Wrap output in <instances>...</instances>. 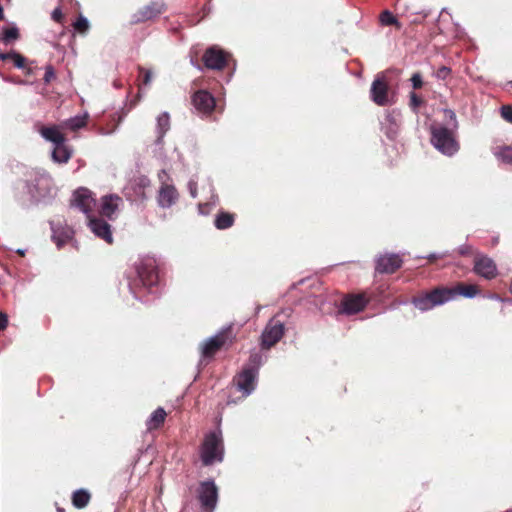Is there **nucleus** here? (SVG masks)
I'll return each mask as SVG.
<instances>
[{
  "mask_svg": "<svg viewBox=\"0 0 512 512\" xmlns=\"http://www.w3.org/2000/svg\"><path fill=\"white\" fill-rule=\"evenodd\" d=\"M15 200L23 207L50 205L57 195L51 175L44 169L27 171L24 178L13 185Z\"/></svg>",
  "mask_w": 512,
  "mask_h": 512,
  "instance_id": "nucleus-1",
  "label": "nucleus"
},
{
  "mask_svg": "<svg viewBox=\"0 0 512 512\" xmlns=\"http://www.w3.org/2000/svg\"><path fill=\"white\" fill-rule=\"evenodd\" d=\"M126 278L130 293L141 303H151L160 293L157 264L152 257L140 258Z\"/></svg>",
  "mask_w": 512,
  "mask_h": 512,
  "instance_id": "nucleus-2",
  "label": "nucleus"
},
{
  "mask_svg": "<svg viewBox=\"0 0 512 512\" xmlns=\"http://www.w3.org/2000/svg\"><path fill=\"white\" fill-rule=\"evenodd\" d=\"M478 292L475 285H460L456 288L437 287L430 292L414 297L412 304L421 312H426L454 300L457 296L472 299L477 296Z\"/></svg>",
  "mask_w": 512,
  "mask_h": 512,
  "instance_id": "nucleus-3",
  "label": "nucleus"
},
{
  "mask_svg": "<svg viewBox=\"0 0 512 512\" xmlns=\"http://www.w3.org/2000/svg\"><path fill=\"white\" fill-rule=\"evenodd\" d=\"M268 355L260 350L251 351L248 360L234 378L236 389L246 398L256 390L261 367L266 363Z\"/></svg>",
  "mask_w": 512,
  "mask_h": 512,
  "instance_id": "nucleus-4",
  "label": "nucleus"
},
{
  "mask_svg": "<svg viewBox=\"0 0 512 512\" xmlns=\"http://www.w3.org/2000/svg\"><path fill=\"white\" fill-rule=\"evenodd\" d=\"M225 446L220 425L204 435L200 447V459L204 466H212L224 460Z\"/></svg>",
  "mask_w": 512,
  "mask_h": 512,
  "instance_id": "nucleus-5",
  "label": "nucleus"
},
{
  "mask_svg": "<svg viewBox=\"0 0 512 512\" xmlns=\"http://www.w3.org/2000/svg\"><path fill=\"white\" fill-rule=\"evenodd\" d=\"M457 130L442 123H432L430 125V142L443 155L454 156L460 149L459 142L456 139Z\"/></svg>",
  "mask_w": 512,
  "mask_h": 512,
  "instance_id": "nucleus-6",
  "label": "nucleus"
},
{
  "mask_svg": "<svg viewBox=\"0 0 512 512\" xmlns=\"http://www.w3.org/2000/svg\"><path fill=\"white\" fill-rule=\"evenodd\" d=\"M197 498L201 508L205 512H214L219 499L218 487L213 479L200 482L197 490Z\"/></svg>",
  "mask_w": 512,
  "mask_h": 512,
  "instance_id": "nucleus-7",
  "label": "nucleus"
},
{
  "mask_svg": "<svg viewBox=\"0 0 512 512\" xmlns=\"http://www.w3.org/2000/svg\"><path fill=\"white\" fill-rule=\"evenodd\" d=\"M284 323L276 317L271 318L261 334V348L269 350L280 341L284 335Z\"/></svg>",
  "mask_w": 512,
  "mask_h": 512,
  "instance_id": "nucleus-8",
  "label": "nucleus"
},
{
  "mask_svg": "<svg viewBox=\"0 0 512 512\" xmlns=\"http://www.w3.org/2000/svg\"><path fill=\"white\" fill-rule=\"evenodd\" d=\"M95 199L92 192L85 188L79 187L73 192L70 205L73 208H77L87 217L91 216L93 207L95 206Z\"/></svg>",
  "mask_w": 512,
  "mask_h": 512,
  "instance_id": "nucleus-9",
  "label": "nucleus"
},
{
  "mask_svg": "<svg viewBox=\"0 0 512 512\" xmlns=\"http://www.w3.org/2000/svg\"><path fill=\"white\" fill-rule=\"evenodd\" d=\"M403 264V259L397 253L380 254L375 258V272L378 274H393Z\"/></svg>",
  "mask_w": 512,
  "mask_h": 512,
  "instance_id": "nucleus-10",
  "label": "nucleus"
},
{
  "mask_svg": "<svg viewBox=\"0 0 512 512\" xmlns=\"http://www.w3.org/2000/svg\"><path fill=\"white\" fill-rule=\"evenodd\" d=\"M370 98L378 106H387L393 103L389 94V87L382 75L376 76L370 88Z\"/></svg>",
  "mask_w": 512,
  "mask_h": 512,
  "instance_id": "nucleus-11",
  "label": "nucleus"
},
{
  "mask_svg": "<svg viewBox=\"0 0 512 512\" xmlns=\"http://www.w3.org/2000/svg\"><path fill=\"white\" fill-rule=\"evenodd\" d=\"M202 59L207 69L221 70L227 64L228 53L220 47L213 45L205 50Z\"/></svg>",
  "mask_w": 512,
  "mask_h": 512,
  "instance_id": "nucleus-12",
  "label": "nucleus"
},
{
  "mask_svg": "<svg viewBox=\"0 0 512 512\" xmlns=\"http://www.w3.org/2000/svg\"><path fill=\"white\" fill-rule=\"evenodd\" d=\"M381 130L388 139L394 140L402 124V114L398 109L386 111L383 120L380 122Z\"/></svg>",
  "mask_w": 512,
  "mask_h": 512,
  "instance_id": "nucleus-13",
  "label": "nucleus"
},
{
  "mask_svg": "<svg viewBox=\"0 0 512 512\" xmlns=\"http://www.w3.org/2000/svg\"><path fill=\"white\" fill-rule=\"evenodd\" d=\"M473 271L487 280L494 279L498 274L497 265L494 260L482 253L476 254Z\"/></svg>",
  "mask_w": 512,
  "mask_h": 512,
  "instance_id": "nucleus-14",
  "label": "nucleus"
},
{
  "mask_svg": "<svg viewBox=\"0 0 512 512\" xmlns=\"http://www.w3.org/2000/svg\"><path fill=\"white\" fill-rule=\"evenodd\" d=\"M192 104L198 112L208 115L213 112L216 100L209 91L201 89L192 95Z\"/></svg>",
  "mask_w": 512,
  "mask_h": 512,
  "instance_id": "nucleus-15",
  "label": "nucleus"
},
{
  "mask_svg": "<svg viewBox=\"0 0 512 512\" xmlns=\"http://www.w3.org/2000/svg\"><path fill=\"white\" fill-rule=\"evenodd\" d=\"M227 336L224 331L205 339L200 344L201 356L203 359L212 358L215 353L226 343Z\"/></svg>",
  "mask_w": 512,
  "mask_h": 512,
  "instance_id": "nucleus-16",
  "label": "nucleus"
},
{
  "mask_svg": "<svg viewBox=\"0 0 512 512\" xmlns=\"http://www.w3.org/2000/svg\"><path fill=\"white\" fill-rule=\"evenodd\" d=\"M87 219L88 227L96 237L104 240L108 244L113 242L111 225L107 221L101 218L92 217V215L87 217Z\"/></svg>",
  "mask_w": 512,
  "mask_h": 512,
  "instance_id": "nucleus-17",
  "label": "nucleus"
},
{
  "mask_svg": "<svg viewBox=\"0 0 512 512\" xmlns=\"http://www.w3.org/2000/svg\"><path fill=\"white\" fill-rule=\"evenodd\" d=\"M165 5L161 1H152L149 4L140 8L132 15L133 23H141L151 20L164 11Z\"/></svg>",
  "mask_w": 512,
  "mask_h": 512,
  "instance_id": "nucleus-18",
  "label": "nucleus"
},
{
  "mask_svg": "<svg viewBox=\"0 0 512 512\" xmlns=\"http://www.w3.org/2000/svg\"><path fill=\"white\" fill-rule=\"evenodd\" d=\"M123 204L122 198L117 194L104 195L101 198L100 211L103 216L109 220H114L120 206Z\"/></svg>",
  "mask_w": 512,
  "mask_h": 512,
  "instance_id": "nucleus-19",
  "label": "nucleus"
},
{
  "mask_svg": "<svg viewBox=\"0 0 512 512\" xmlns=\"http://www.w3.org/2000/svg\"><path fill=\"white\" fill-rule=\"evenodd\" d=\"M368 304L364 295H350L343 299L340 312L346 315H353L362 311Z\"/></svg>",
  "mask_w": 512,
  "mask_h": 512,
  "instance_id": "nucleus-20",
  "label": "nucleus"
},
{
  "mask_svg": "<svg viewBox=\"0 0 512 512\" xmlns=\"http://www.w3.org/2000/svg\"><path fill=\"white\" fill-rule=\"evenodd\" d=\"M179 194L173 184L160 186L157 194V203L163 209L171 208L178 201Z\"/></svg>",
  "mask_w": 512,
  "mask_h": 512,
  "instance_id": "nucleus-21",
  "label": "nucleus"
},
{
  "mask_svg": "<svg viewBox=\"0 0 512 512\" xmlns=\"http://www.w3.org/2000/svg\"><path fill=\"white\" fill-rule=\"evenodd\" d=\"M208 181V192L210 194L208 200L198 204V213L202 216L209 215L219 203V197L215 192V188L210 179Z\"/></svg>",
  "mask_w": 512,
  "mask_h": 512,
  "instance_id": "nucleus-22",
  "label": "nucleus"
},
{
  "mask_svg": "<svg viewBox=\"0 0 512 512\" xmlns=\"http://www.w3.org/2000/svg\"><path fill=\"white\" fill-rule=\"evenodd\" d=\"M170 129V115L168 112H162L156 118V134L157 138L155 140L156 146H162L164 142V136Z\"/></svg>",
  "mask_w": 512,
  "mask_h": 512,
  "instance_id": "nucleus-23",
  "label": "nucleus"
},
{
  "mask_svg": "<svg viewBox=\"0 0 512 512\" xmlns=\"http://www.w3.org/2000/svg\"><path fill=\"white\" fill-rule=\"evenodd\" d=\"M50 228L52 231V240L58 248L62 247L70 238V231L68 228L63 227L60 222H50Z\"/></svg>",
  "mask_w": 512,
  "mask_h": 512,
  "instance_id": "nucleus-24",
  "label": "nucleus"
},
{
  "mask_svg": "<svg viewBox=\"0 0 512 512\" xmlns=\"http://www.w3.org/2000/svg\"><path fill=\"white\" fill-rule=\"evenodd\" d=\"M71 156L72 150L66 145V142H61V144L53 145L51 157L55 163H67Z\"/></svg>",
  "mask_w": 512,
  "mask_h": 512,
  "instance_id": "nucleus-25",
  "label": "nucleus"
},
{
  "mask_svg": "<svg viewBox=\"0 0 512 512\" xmlns=\"http://www.w3.org/2000/svg\"><path fill=\"white\" fill-rule=\"evenodd\" d=\"M40 134L46 141L51 142L52 145L66 142L64 135L56 127H42Z\"/></svg>",
  "mask_w": 512,
  "mask_h": 512,
  "instance_id": "nucleus-26",
  "label": "nucleus"
},
{
  "mask_svg": "<svg viewBox=\"0 0 512 512\" xmlns=\"http://www.w3.org/2000/svg\"><path fill=\"white\" fill-rule=\"evenodd\" d=\"M235 217L232 213L220 210L214 220V226L218 230H226L233 226Z\"/></svg>",
  "mask_w": 512,
  "mask_h": 512,
  "instance_id": "nucleus-27",
  "label": "nucleus"
},
{
  "mask_svg": "<svg viewBox=\"0 0 512 512\" xmlns=\"http://www.w3.org/2000/svg\"><path fill=\"white\" fill-rule=\"evenodd\" d=\"M166 415V411L162 407H158L156 410L152 412V414L147 419V429L154 430L159 428L164 423Z\"/></svg>",
  "mask_w": 512,
  "mask_h": 512,
  "instance_id": "nucleus-28",
  "label": "nucleus"
},
{
  "mask_svg": "<svg viewBox=\"0 0 512 512\" xmlns=\"http://www.w3.org/2000/svg\"><path fill=\"white\" fill-rule=\"evenodd\" d=\"M90 498L91 495L86 489H78L73 492L72 504L77 509H83L88 505Z\"/></svg>",
  "mask_w": 512,
  "mask_h": 512,
  "instance_id": "nucleus-29",
  "label": "nucleus"
},
{
  "mask_svg": "<svg viewBox=\"0 0 512 512\" xmlns=\"http://www.w3.org/2000/svg\"><path fill=\"white\" fill-rule=\"evenodd\" d=\"M19 29L15 23H12L10 27L2 29V36L0 40L4 44H9L19 38Z\"/></svg>",
  "mask_w": 512,
  "mask_h": 512,
  "instance_id": "nucleus-30",
  "label": "nucleus"
},
{
  "mask_svg": "<svg viewBox=\"0 0 512 512\" xmlns=\"http://www.w3.org/2000/svg\"><path fill=\"white\" fill-rule=\"evenodd\" d=\"M88 114L76 115L66 120L65 125L67 128L76 131L83 128L86 125Z\"/></svg>",
  "mask_w": 512,
  "mask_h": 512,
  "instance_id": "nucleus-31",
  "label": "nucleus"
},
{
  "mask_svg": "<svg viewBox=\"0 0 512 512\" xmlns=\"http://www.w3.org/2000/svg\"><path fill=\"white\" fill-rule=\"evenodd\" d=\"M380 22L384 26L393 25L398 29H400L402 26L401 23L398 21V19L389 10H385L381 13Z\"/></svg>",
  "mask_w": 512,
  "mask_h": 512,
  "instance_id": "nucleus-32",
  "label": "nucleus"
},
{
  "mask_svg": "<svg viewBox=\"0 0 512 512\" xmlns=\"http://www.w3.org/2000/svg\"><path fill=\"white\" fill-rule=\"evenodd\" d=\"M495 156L505 164H512V147L502 146L495 152Z\"/></svg>",
  "mask_w": 512,
  "mask_h": 512,
  "instance_id": "nucleus-33",
  "label": "nucleus"
},
{
  "mask_svg": "<svg viewBox=\"0 0 512 512\" xmlns=\"http://www.w3.org/2000/svg\"><path fill=\"white\" fill-rule=\"evenodd\" d=\"M443 113L447 119V123L445 126L452 127V129H458L459 123L456 117L455 112L452 109L445 108L443 109Z\"/></svg>",
  "mask_w": 512,
  "mask_h": 512,
  "instance_id": "nucleus-34",
  "label": "nucleus"
},
{
  "mask_svg": "<svg viewBox=\"0 0 512 512\" xmlns=\"http://www.w3.org/2000/svg\"><path fill=\"white\" fill-rule=\"evenodd\" d=\"M73 27L79 33H86L90 27V24L85 16L80 15L73 23Z\"/></svg>",
  "mask_w": 512,
  "mask_h": 512,
  "instance_id": "nucleus-35",
  "label": "nucleus"
},
{
  "mask_svg": "<svg viewBox=\"0 0 512 512\" xmlns=\"http://www.w3.org/2000/svg\"><path fill=\"white\" fill-rule=\"evenodd\" d=\"M451 75V68L448 66H441L434 72V77L438 80H446Z\"/></svg>",
  "mask_w": 512,
  "mask_h": 512,
  "instance_id": "nucleus-36",
  "label": "nucleus"
},
{
  "mask_svg": "<svg viewBox=\"0 0 512 512\" xmlns=\"http://www.w3.org/2000/svg\"><path fill=\"white\" fill-rule=\"evenodd\" d=\"M11 59L14 61V65L16 68H18V69L24 68L26 59L22 55H20L18 52L13 50Z\"/></svg>",
  "mask_w": 512,
  "mask_h": 512,
  "instance_id": "nucleus-37",
  "label": "nucleus"
},
{
  "mask_svg": "<svg viewBox=\"0 0 512 512\" xmlns=\"http://www.w3.org/2000/svg\"><path fill=\"white\" fill-rule=\"evenodd\" d=\"M502 118L512 124V105H503L500 109Z\"/></svg>",
  "mask_w": 512,
  "mask_h": 512,
  "instance_id": "nucleus-38",
  "label": "nucleus"
},
{
  "mask_svg": "<svg viewBox=\"0 0 512 512\" xmlns=\"http://www.w3.org/2000/svg\"><path fill=\"white\" fill-rule=\"evenodd\" d=\"M449 255H450L449 251L433 252V253H430V254H428L426 256H422L421 258L428 259L430 261H434L436 259L445 258V257H447Z\"/></svg>",
  "mask_w": 512,
  "mask_h": 512,
  "instance_id": "nucleus-39",
  "label": "nucleus"
},
{
  "mask_svg": "<svg viewBox=\"0 0 512 512\" xmlns=\"http://www.w3.org/2000/svg\"><path fill=\"white\" fill-rule=\"evenodd\" d=\"M140 72L143 74V84L150 85L153 79V72L150 69L140 68Z\"/></svg>",
  "mask_w": 512,
  "mask_h": 512,
  "instance_id": "nucleus-40",
  "label": "nucleus"
},
{
  "mask_svg": "<svg viewBox=\"0 0 512 512\" xmlns=\"http://www.w3.org/2000/svg\"><path fill=\"white\" fill-rule=\"evenodd\" d=\"M188 186V190H189V194L192 198H196L197 195H198V192H197V187H198V184H197V181L193 178H191L187 184Z\"/></svg>",
  "mask_w": 512,
  "mask_h": 512,
  "instance_id": "nucleus-41",
  "label": "nucleus"
},
{
  "mask_svg": "<svg viewBox=\"0 0 512 512\" xmlns=\"http://www.w3.org/2000/svg\"><path fill=\"white\" fill-rule=\"evenodd\" d=\"M158 179L160 182V186H164L165 184H170V175L165 169H162L158 172Z\"/></svg>",
  "mask_w": 512,
  "mask_h": 512,
  "instance_id": "nucleus-42",
  "label": "nucleus"
},
{
  "mask_svg": "<svg viewBox=\"0 0 512 512\" xmlns=\"http://www.w3.org/2000/svg\"><path fill=\"white\" fill-rule=\"evenodd\" d=\"M411 83H412V87L414 89H419L422 87L423 85V81H422V76L420 75V73H414L411 77Z\"/></svg>",
  "mask_w": 512,
  "mask_h": 512,
  "instance_id": "nucleus-43",
  "label": "nucleus"
},
{
  "mask_svg": "<svg viewBox=\"0 0 512 512\" xmlns=\"http://www.w3.org/2000/svg\"><path fill=\"white\" fill-rule=\"evenodd\" d=\"M55 78V71L52 65H47L45 67L44 81L49 83L52 79Z\"/></svg>",
  "mask_w": 512,
  "mask_h": 512,
  "instance_id": "nucleus-44",
  "label": "nucleus"
},
{
  "mask_svg": "<svg viewBox=\"0 0 512 512\" xmlns=\"http://www.w3.org/2000/svg\"><path fill=\"white\" fill-rule=\"evenodd\" d=\"M422 104V100L415 94H410V107L412 110L416 111V109Z\"/></svg>",
  "mask_w": 512,
  "mask_h": 512,
  "instance_id": "nucleus-45",
  "label": "nucleus"
},
{
  "mask_svg": "<svg viewBox=\"0 0 512 512\" xmlns=\"http://www.w3.org/2000/svg\"><path fill=\"white\" fill-rule=\"evenodd\" d=\"M51 18L53 21L60 23L63 19V13L60 7L55 8L51 13Z\"/></svg>",
  "mask_w": 512,
  "mask_h": 512,
  "instance_id": "nucleus-46",
  "label": "nucleus"
},
{
  "mask_svg": "<svg viewBox=\"0 0 512 512\" xmlns=\"http://www.w3.org/2000/svg\"><path fill=\"white\" fill-rule=\"evenodd\" d=\"M457 251L461 256H467L471 253L472 247L468 244H463L457 248Z\"/></svg>",
  "mask_w": 512,
  "mask_h": 512,
  "instance_id": "nucleus-47",
  "label": "nucleus"
},
{
  "mask_svg": "<svg viewBox=\"0 0 512 512\" xmlns=\"http://www.w3.org/2000/svg\"><path fill=\"white\" fill-rule=\"evenodd\" d=\"M8 324V317L5 313L0 312V331L4 330Z\"/></svg>",
  "mask_w": 512,
  "mask_h": 512,
  "instance_id": "nucleus-48",
  "label": "nucleus"
},
{
  "mask_svg": "<svg viewBox=\"0 0 512 512\" xmlns=\"http://www.w3.org/2000/svg\"><path fill=\"white\" fill-rule=\"evenodd\" d=\"M488 299L499 301V302H505L506 300L503 299L500 295L492 293L487 296Z\"/></svg>",
  "mask_w": 512,
  "mask_h": 512,
  "instance_id": "nucleus-49",
  "label": "nucleus"
},
{
  "mask_svg": "<svg viewBox=\"0 0 512 512\" xmlns=\"http://www.w3.org/2000/svg\"><path fill=\"white\" fill-rule=\"evenodd\" d=\"M12 58V51L4 53L0 52V60L5 61Z\"/></svg>",
  "mask_w": 512,
  "mask_h": 512,
  "instance_id": "nucleus-50",
  "label": "nucleus"
},
{
  "mask_svg": "<svg viewBox=\"0 0 512 512\" xmlns=\"http://www.w3.org/2000/svg\"><path fill=\"white\" fill-rule=\"evenodd\" d=\"M191 64H192L195 68H197V69L201 70L200 65H199L197 62H195L193 59H191Z\"/></svg>",
  "mask_w": 512,
  "mask_h": 512,
  "instance_id": "nucleus-51",
  "label": "nucleus"
},
{
  "mask_svg": "<svg viewBox=\"0 0 512 512\" xmlns=\"http://www.w3.org/2000/svg\"><path fill=\"white\" fill-rule=\"evenodd\" d=\"M3 19H4V10H3L2 5L0 4V20H3Z\"/></svg>",
  "mask_w": 512,
  "mask_h": 512,
  "instance_id": "nucleus-52",
  "label": "nucleus"
},
{
  "mask_svg": "<svg viewBox=\"0 0 512 512\" xmlns=\"http://www.w3.org/2000/svg\"><path fill=\"white\" fill-rule=\"evenodd\" d=\"M17 253L20 254V255H24L25 254V250L24 249H18Z\"/></svg>",
  "mask_w": 512,
  "mask_h": 512,
  "instance_id": "nucleus-53",
  "label": "nucleus"
},
{
  "mask_svg": "<svg viewBox=\"0 0 512 512\" xmlns=\"http://www.w3.org/2000/svg\"><path fill=\"white\" fill-rule=\"evenodd\" d=\"M15 83H16V84H26V81H24V80H19V81H16Z\"/></svg>",
  "mask_w": 512,
  "mask_h": 512,
  "instance_id": "nucleus-54",
  "label": "nucleus"
},
{
  "mask_svg": "<svg viewBox=\"0 0 512 512\" xmlns=\"http://www.w3.org/2000/svg\"><path fill=\"white\" fill-rule=\"evenodd\" d=\"M5 80L8 81V82H13V83L16 82V81H13V79H8V78H6Z\"/></svg>",
  "mask_w": 512,
  "mask_h": 512,
  "instance_id": "nucleus-55",
  "label": "nucleus"
},
{
  "mask_svg": "<svg viewBox=\"0 0 512 512\" xmlns=\"http://www.w3.org/2000/svg\"><path fill=\"white\" fill-rule=\"evenodd\" d=\"M57 512H65L63 508H58Z\"/></svg>",
  "mask_w": 512,
  "mask_h": 512,
  "instance_id": "nucleus-56",
  "label": "nucleus"
},
{
  "mask_svg": "<svg viewBox=\"0 0 512 512\" xmlns=\"http://www.w3.org/2000/svg\"><path fill=\"white\" fill-rule=\"evenodd\" d=\"M504 512H512V509H510V510H507V511H504Z\"/></svg>",
  "mask_w": 512,
  "mask_h": 512,
  "instance_id": "nucleus-57",
  "label": "nucleus"
}]
</instances>
